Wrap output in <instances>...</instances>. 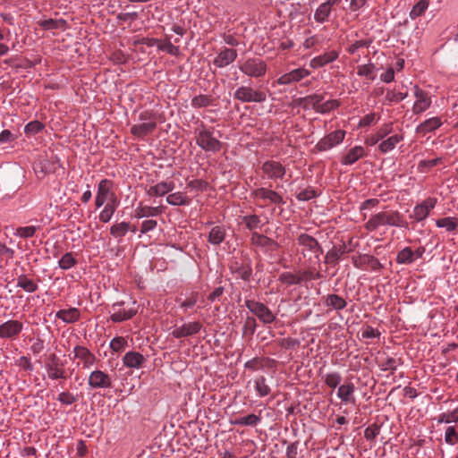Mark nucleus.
Listing matches in <instances>:
<instances>
[{"label":"nucleus","mask_w":458,"mask_h":458,"mask_svg":"<svg viewBox=\"0 0 458 458\" xmlns=\"http://www.w3.org/2000/svg\"><path fill=\"white\" fill-rule=\"evenodd\" d=\"M138 121V123L131 127V133L139 139H143L151 134L157 128V117L153 111H142L139 114Z\"/></svg>","instance_id":"nucleus-1"},{"label":"nucleus","mask_w":458,"mask_h":458,"mask_svg":"<svg viewBox=\"0 0 458 458\" xmlns=\"http://www.w3.org/2000/svg\"><path fill=\"white\" fill-rule=\"evenodd\" d=\"M196 143L203 150L208 152H218L222 148V143L213 136V129L207 128L204 123L196 129Z\"/></svg>","instance_id":"nucleus-2"},{"label":"nucleus","mask_w":458,"mask_h":458,"mask_svg":"<svg viewBox=\"0 0 458 458\" xmlns=\"http://www.w3.org/2000/svg\"><path fill=\"white\" fill-rule=\"evenodd\" d=\"M240 71L249 77H262L267 72V64L260 58L250 57L239 63Z\"/></svg>","instance_id":"nucleus-3"},{"label":"nucleus","mask_w":458,"mask_h":458,"mask_svg":"<svg viewBox=\"0 0 458 458\" xmlns=\"http://www.w3.org/2000/svg\"><path fill=\"white\" fill-rule=\"evenodd\" d=\"M233 98L242 103H262L266 101L267 95L262 90H256L249 86H241L235 90Z\"/></svg>","instance_id":"nucleus-4"},{"label":"nucleus","mask_w":458,"mask_h":458,"mask_svg":"<svg viewBox=\"0 0 458 458\" xmlns=\"http://www.w3.org/2000/svg\"><path fill=\"white\" fill-rule=\"evenodd\" d=\"M399 217L397 213L394 212H380L373 216L366 224V228L369 231L377 229L380 225H397Z\"/></svg>","instance_id":"nucleus-5"},{"label":"nucleus","mask_w":458,"mask_h":458,"mask_svg":"<svg viewBox=\"0 0 458 458\" xmlns=\"http://www.w3.org/2000/svg\"><path fill=\"white\" fill-rule=\"evenodd\" d=\"M245 306L263 323L269 324L276 319V316L272 313V311L261 302L253 300H247L245 301Z\"/></svg>","instance_id":"nucleus-6"},{"label":"nucleus","mask_w":458,"mask_h":458,"mask_svg":"<svg viewBox=\"0 0 458 458\" xmlns=\"http://www.w3.org/2000/svg\"><path fill=\"white\" fill-rule=\"evenodd\" d=\"M345 136V131L343 130H336L324 138H322L316 145L318 151H327L338 144H340Z\"/></svg>","instance_id":"nucleus-7"},{"label":"nucleus","mask_w":458,"mask_h":458,"mask_svg":"<svg viewBox=\"0 0 458 458\" xmlns=\"http://www.w3.org/2000/svg\"><path fill=\"white\" fill-rule=\"evenodd\" d=\"M414 97L416 98L412 106L414 114H421L430 107L432 103L430 96L417 85L414 86Z\"/></svg>","instance_id":"nucleus-8"},{"label":"nucleus","mask_w":458,"mask_h":458,"mask_svg":"<svg viewBox=\"0 0 458 458\" xmlns=\"http://www.w3.org/2000/svg\"><path fill=\"white\" fill-rule=\"evenodd\" d=\"M88 385L93 389L110 388L112 386V377L109 374L96 369L89 374Z\"/></svg>","instance_id":"nucleus-9"},{"label":"nucleus","mask_w":458,"mask_h":458,"mask_svg":"<svg viewBox=\"0 0 458 458\" xmlns=\"http://www.w3.org/2000/svg\"><path fill=\"white\" fill-rule=\"evenodd\" d=\"M264 175L271 180L283 179L285 174V167L278 161L267 160L261 166Z\"/></svg>","instance_id":"nucleus-10"},{"label":"nucleus","mask_w":458,"mask_h":458,"mask_svg":"<svg viewBox=\"0 0 458 458\" xmlns=\"http://www.w3.org/2000/svg\"><path fill=\"white\" fill-rule=\"evenodd\" d=\"M123 303H114L112 307L113 313L111 314V320L113 322H122L131 318L137 313L136 302L132 301L131 307L121 308Z\"/></svg>","instance_id":"nucleus-11"},{"label":"nucleus","mask_w":458,"mask_h":458,"mask_svg":"<svg viewBox=\"0 0 458 458\" xmlns=\"http://www.w3.org/2000/svg\"><path fill=\"white\" fill-rule=\"evenodd\" d=\"M47 376L51 379L66 378L65 370L63 363L56 354L52 353L48 357V362L46 365Z\"/></svg>","instance_id":"nucleus-12"},{"label":"nucleus","mask_w":458,"mask_h":458,"mask_svg":"<svg viewBox=\"0 0 458 458\" xmlns=\"http://www.w3.org/2000/svg\"><path fill=\"white\" fill-rule=\"evenodd\" d=\"M59 166V161L57 159L42 158L34 164L33 169L37 177L41 179L48 174L55 173Z\"/></svg>","instance_id":"nucleus-13"},{"label":"nucleus","mask_w":458,"mask_h":458,"mask_svg":"<svg viewBox=\"0 0 458 458\" xmlns=\"http://www.w3.org/2000/svg\"><path fill=\"white\" fill-rule=\"evenodd\" d=\"M23 329L22 322L19 320H7L0 325V338H15Z\"/></svg>","instance_id":"nucleus-14"},{"label":"nucleus","mask_w":458,"mask_h":458,"mask_svg":"<svg viewBox=\"0 0 458 458\" xmlns=\"http://www.w3.org/2000/svg\"><path fill=\"white\" fill-rule=\"evenodd\" d=\"M237 55L235 49L224 47L213 60V64L217 68H224L233 64L236 60Z\"/></svg>","instance_id":"nucleus-15"},{"label":"nucleus","mask_w":458,"mask_h":458,"mask_svg":"<svg viewBox=\"0 0 458 458\" xmlns=\"http://www.w3.org/2000/svg\"><path fill=\"white\" fill-rule=\"evenodd\" d=\"M95 200H116L114 182L107 179L99 182Z\"/></svg>","instance_id":"nucleus-16"},{"label":"nucleus","mask_w":458,"mask_h":458,"mask_svg":"<svg viewBox=\"0 0 458 458\" xmlns=\"http://www.w3.org/2000/svg\"><path fill=\"white\" fill-rule=\"evenodd\" d=\"M425 252V249L420 247L412 250L410 247H405L401 250L396 256V262L398 264H411L418 259H420Z\"/></svg>","instance_id":"nucleus-17"},{"label":"nucleus","mask_w":458,"mask_h":458,"mask_svg":"<svg viewBox=\"0 0 458 458\" xmlns=\"http://www.w3.org/2000/svg\"><path fill=\"white\" fill-rule=\"evenodd\" d=\"M201 327V324L198 321L188 322L179 327H175L171 335L175 338L186 337L199 333Z\"/></svg>","instance_id":"nucleus-18"},{"label":"nucleus","mask_w":458,"mask_h":458,"mask_svg":"<svg viewBox=\"0 0 458 458\" xmlns=\"http://www.w3.org/2000/svg\"><path fill=\"white\" fill-rule=\"evenodd\" d=\"M310 74V71L304 68H297L287 73L281 75L277 79V83L279 85H288L293 82H297L302 80L305 77H308Z\"/></svg>","instance_id":"nucleus-19"},{"label":"nucleus","mask_w":458,"mask_h":458,"mask_svg":"<svg viewBox=\"0 0 458 458\" xmlns=\"http://www.w3.org/2000/svg\"><path fill=\"white\" fill-rule=\"evenodd\" d=\"M353 264L357 268L363 270L377 271L382 267L377 259L369 255H363L353 259Z\"/></svg>","instance_id":"nucleus-20"},{"label":"nucleus","mask_w":458,"mask_h":458,"mask_svg":"<svg viewBox=\"0 0 458 458\" xmlns=\"http://www.w3.org/2000/svg\"><path fill=\"white\" fill-rule=\"evenodd\" d=\"M74 358L79 359L82 362L84 369H89L96 362V356L88 348L77 345L73 349Z\"/></svg>","instance_id":"nucleus-21"},{"label":"nucleus","mask_w":458,"mask_h":458,"mask_svg":"<svg viewBox=\"0 0 458 458\" xmlns=\"http://www.w3.org/2000/svg\"><path fill=\"white\" fill-rule=\"evenodd\" d=\"M339 56V53L335 50H330L319 55L310 61V66L313 69H318L333 63Z\"/></svg>","instance_id":"nucleus-22"},{"label":"nucleus","mask_w":458,"mask_h":458,"mask_svg":"<svg viewBox=\"0 0 458 458\" xmlns=\"http://www.w3.org/2000/svg\"><path fill=\"white\" fill-rule=\"evenodd\" d=\"M324 100V95L312 94L304 98H300L296 100L298 106L305 110L314 109L318 113V106L320 102Z\"/></svg>","instance_id":"nucleus-23"},{"label":"nucleus","mask_w":458,"mask_h":458,"mask_svg":"<svg viewBox=\"0 0 458 458\" xmlns=\"http://www.w3.org/2000/svg\"><path fill=\"white\" fill-rule=\"evenodd\" d=\"M174 189V183L172 181L160 182L156 185L150 186L148 194L152 198L163 197Z\"/></svg>","instance_id":"nucleus-24"},{"label":"nucleus","mask_w":458,"mask_h":458,"mask_svg":"<svg viewBox=\"0 0 458 458\" xmlns=\"http://www.w3.org/2000/svg\"><path fill=\"white\" fill-rule=\"evenodd\" d=\"M145 361V357L138 352H128L123 358V365L130 369H140Z\"/></svg>","instance_id":"nucleus-25"},{"label":"nucleus","mask_w":458,"mask_h":458,"mask_svg":"<svg viewBox=\"0 0 458 458\" xmlns=\"http://www.w3.org/2000/svg\"><path fill=\"white\" fill-rule=\"evenodd\" d=\"M365 156V149L361 146H355L349 149L343 156L341 163L344 165H351Z\"/></svg>","instance_id":"nucleus-26"},{"label":"nucleus","mask_w":458,"mask_h":458,"mask_svg":"<svg viewBox=\"0 0 458 458\" xmlns=\"http://www.w3.org/2000/svg\"><path fill=\"white\" fill-rule=\"evenodd\" d=\"M442 124L443 123L439 117H431L420 123L416 128V132L425 135L436 131Z\"/></svg>","instance_id":"nucleus-27"},{"label":"nucleus","mask_w":458,"mask_h":458,"mask_svg":"<svg viewBox=\"0 0 458 458\" xmlns=\"http://www.w3.org/2000/svg\"><path fill=\"white\" fill-rule=\"evenodd\" d=\"M354 392H355V386L352 383L344 384L338 387L337 396L344 403H355Z\"/></svg>","instance_id":"nucleus-28"},{"label":"nucleus","mask_w":458,"mask_h":458,"mask_svg":"<svg viewBox=\"0 0 458 458\" xmlns=\"http://www.w3.org/2000/svg\"><path fill=\"white\" fill-rule=\"evenodd\" d=\"M38 25L45 30H65L67 29V21L64 19H45L37 21Z\"/></svg>","instance_id":"nucleus-29"},{"label":"nucleus","mask_w":458,"mask_h":458,"mask_svg":"<svg viewBox=\"0 0 458 458\" xmlns=\"http://www.w3.org/2000/svg\"><path fill=\"white\" fill-rule=\"evenodd\" d=\"M55 317L62 319L64 323H74L80 319L81 313L76 308L67 310H60L56 312Z\"/></svg>","instance_id":"nucleus-30"},{"label":"nucleus","mask_w":458,"mask_h":458,"mask_svg":"<svg viewBox=\"0 0 458 458\" xmlns=\"http://www.w3.org/2000/svg\"><path fill=\"white\" fill-rule=\"evenodd\" d=\"M403 140V137L401 134L392 135L379 143L378 149L380 150L381 153H387L393 150L396 147V145Z\"/></svg>","instance_id":"nucleus-31"},{"label":"nucleus","mask_w":458,"mask_h":458,"mask_svg":"<svg viewBox=\"0 0 458 458\" xmlns=\"http://www.w3.org/2000/svg\"><path fill=\"white\" fill-rule=\"evenodd\" d=\"M298 243L303 247V250L316 252L318 250V243L317 240L308 234H301L298 237Z\"/></svg>","instance_id":"nucleus-32"},{"label":"nucleus","mask_w":458,"mask_h":458,"mask_svg":"<svg viewBox=\"0 0 458 458\" xmlns=\"http://www.w3.org/2000/svg\"><path fill=\"white\" fill-rule=\"evenodd\" d=\"M159 213H161V207H149V206H143L140 205L135 209V217L137 218H142L146 216H157Z\"/></svg>","instance_id":"nucleus-33"},{"label":"nucleus","mask_w":458,"mask_h":458,"mask_svg":"<svg viewBox=\"0 0 458 458\" xmlns=\"http://www.w3.org/2000/svg\"><path fill=\"white\" fill-rule=\"evenodd\" d=\"M187 191L192 194H198L199 192L206 191L209 189V184L201 179H194L187 183Z\"/></svg>","instance_id":"nucleus-34"},{"label":"nucleus","mask_w":458,"mask_h":458,"mask_svg":"<svg viewBox=\"0 0 458 458\" xmlns=\"http://www.w3.org/2000/svg\"><path fill=\"white\" fill-rule=\"evenodd\" d=\"M433 204L431 202H422L414 208L413 216L417 221H421L425 219L431 208H433Z\"/></svg>","instance_id":"nucleus-35"},{"label":"nucleus","mask_w":458,"mask_h":458,"mask_svg":"<svg viewBox=\"0 0 458 458\" xmlns=\"http://www.w3.org/2000/svg\"><path fill=\"white\" fill-rule=\"evenodd\" d=\"M251 243L253 245L261 246V247H268L270 249H274L276 247V242L271 240L270 238L258 233H253L251 234Z\"/></svg>","instance_id":"nucleus-36"},{"label":"nucleus","mask_w":458,"mask_h":458,"mask_svg":"<svg viewBox=\"0 0 458 458\" xmlns=\"http://www.w3.org/2000/svg\"><path fill=\"white\" fill-rule=\"evenodd\" d=\"M332 10L326 4V3L320 4L314 13V20L318 23H324L327 21Z\"/></svg>","instance_id":"nucleus-37"},{"label":"nucleus","mask_w":458,"mask_h":458,"mask_svg":"<svg viewBox=\"0 0 458 458\" xmlns=\"http://www.w3.org/2000/svg\"><path fill=\"white\" fill-rule=\"evenodd\" d=\"M17 286L21 287L27 293H34L38 290V284L30 279L26 275H21L17 278Z\"/></svg>","instance_id":"nucleus-38"},{"label":"nucleus","mask_w":458,"mask_h":458,"mask_svg":"<svg viewBox=\"0 0 458 458\" xmlns=\"http://www.w3.org/2000/svg\"><path fill=\"white\" fill-rule=\"evenodd\" d=\"M259 421V416L256 414H249L247 416L240 417L233 420H231V424L242 426H256Z\"/></svg>","instance_id":"nucleus-39"},{"label":"nucleus","mask_w":458,"mask_h":458,"mask_svg":"<svg viewBox=\"0 0 458 458\" xmlns=\"http://www.w3.org/2000/svg\"><path fill=\"white\" fill-rule=\"evenodd\" d=\"M225 229L221 226H215L211 229L208 234V242L212 244L217 245L225 240Z\"/></svg>","instance_id":"nucleus-40"},{"label":"nucleus","mask_w":458,"mask_h":458,"mask_svg":"<svg viewBox=\"0 0 458 458\" xmlns=\"http://www.w3.org/2000/svg\"><path fill=\"white\" fill-rule=\"evenodd\" d=\"M129 229H131L130 223L121 222L111 226L110 233L118 239L123 237L129 232Z\"/></svg>","instance_id":"nucleus-41"},{"label":"nucleus","mask_w":458,"mask_h":458,"mask_svg":"<svg viewBox=\"0 0 458 458\" xmlns=\"http://www.w3.org/2000/svg\"><path fill=\"white\" fill-rule=\"evenodd\" d=\"M375 71L376 67L372 63H369L367 64L359 65L357 67V74L360 77H366L370 81H374L375 79Z\"/></svg>","instance_id":"nucleus-42"},{"label":"nucleus","mask_w":458,"mask_h":458,"mask_svg":"<svg viewBox=\"0 0 458 458\" xmlns=\"http://www.w3.org/2000/svg\"><path fill=\"white\" fill-rule=\"evenodd\" d=\"M436 225L438 227L445 228L447 232H454L458 226V219L454 217H444L437 219Z\"/></svg>","instance_id":"nucleus-43"},{"label":"nucleus","mask_w":458,"mask_h":458,"mask_svg":"<svg viewBox=\"0 0 458 458\" xmlns=\"http://www.w3.org/2000/svg\"><path fill=\"white\" fill-rule=\"evenodd\" d=\"M213 98L210 95H199L191 99V106L194 108H201L211 106Z\"/></svg>","instance_id":"nucleus-44"},{"label":"nucleus","mask_w":458,"mask_h":458,"mask_svg":"<svg viewBox=\"0 0 458 458\" xmlns=\"http://www.w3.org/2000/svg\"><path fill=\"white\" fill-rule=\"evenodd\" d=\"M429 4L428 0H420L411 10L410 18L411 20H415L418 17L421 16L425 11L428 9Z\"/></svg>","instance_id":"nucleus-45"},{"label":"nucleus","mask_w":458,"mask_h":458,"mask_svg":"<svg viewBox=\"0 0 458 458\" xmlns=\"http://www.w3.org/2000/svg\"><path fill=\"white\" fill-rule=\"evenodd\" d=\"M326 304L335 310H343L346 306V301L337 294H329L327 297Z\"/></svg>","instance_id":"nucleus-46"},{"label":"nucleus","mask_w":458,"mask_h":458,"mask_svg":"<svg viewBox=\"0 0 458 458\" xmlns=\"http://www.w3.org/2000/svg\"><path fill=\"white\" fill-rule=\"evenodd\" d=\"M372 42H373V40L371 38H364V39L355 40L353 43L349 45L346 51L350 55H354L360 48L369 47L370 45L372 44Z\"/></svg>","instance_id":"nucleus-47"},{"label":"nucleus","mask_w":458,"mask_h":458,"mask_svg":"<svg viewBox=\"0 0 458 458\" xmlns=\"http://www.w3.org/2000/svg\"><path fill=\"white\" fill-rule=\"evenodd\" d=\"M279 281L286 285L298 284L301 282V273L292 274L290 272L282 273L279 276Z\"/></svg>","instance_id":"nucleus-48"},{"label":"nucleus","mask_w":458,"mask_h":458,"mask_svg":"<svg viewBox=\"0 0 458 458\" xmlns=\"http://www.w3.org/2000/svg\"><path fill=\"white\" fill-rule=\"evenodd\" d=\"M255 388L260 397L267 396L270 393V387L266 383L264 377H259L254 380Z\"/></svg>","instance_id":"nucleus-49"},{"label":"nucleus","mask_w":458,"mask_h":458,"mask_svg":"<svg viewBox=\"0 0 458 458\" xmlns=\"http://www.w3.org/2000/svg\"><path fill=\"white\" fill-rule=\"evenodd\" d=\"M252 195L255 199H260L264 200H276V199L277 198L276 192L265 188H260L254 191Z\"/></svg>","instance_id":"nucleus-50"},{"label":"nucleus","mask_w":458,"mask_h":458,"mask_svg":"<svg viewBox=\"0 0 458 458\" xmlns=\"http://www.w3.org/2000/svg\"><path fill=\"white\" fill-rule=\"evenodd\" d=\"M340 106V103L336 99L327 100L324 103H319L318 106V113L319 114H327L332 110L336 109Z\"/></svg>","instance_id":"nucleus-51"},{"label":"nucleus","mask_w":458,"mask_h":458,"mask_svg":"<svg viewBox=\"0 0 458 458\" xmlns=\"http://www.w3.org/2000/svg\"><path fill=\"white\" fill-rule=\"evenodd\" d=\"M115 208L116 207L114 205V202H108L105 206L104 209L100 212L99 219L104 223H107L112 218V216L115 211Z\"/></svg>","instance_id":"nucleus-52"},{"label":"nucleus","mask_w":458,"mask_h":458,"mask_svg":"<svg viewBox=\"0 0 458 458\" xmlns=\"http://www.w3.org/2000/svg\"><path fill=\"white\" fill-rule=\"evenodd\" d=\"M157 48L161 51L166 52L172 55H176L179 53V47L173 45L170 38H167L164 42L159 40Z\"/></svg>","instance_id":"nucleus-53"},{"label":"nucleus","mask_w":458,"mask_h":458,"mask_svg":"<svg viewBox=\"0 0 458 458\" xmlns=\"http://www.w3.org/2000/svg\"><path fill=\"white\" fill-rule=\"evenodd\" d=\"M128 344L127 340L123 336H117L111 340L110 348L113 352H120L123 351Z\"/></svg>","instance_id":"nucleus-54"},{"label":"nucleus","mask_w":458,"mask_h":458,"mask_svg":"<svg viewBox=\"0 0 458 458\" xmlns=\"http://www.w3.org/2000/svg\"><path fill=\"white\" fill-rule=\"evenodd\" d=\"M44 129V125L39 121H32L25 125L24 132L27 135H35Z\"/></svg>","instance_id":"nucleus-55"},{"label":"nucleus","mask_w":458,"mask_h":458,"mask_svg":"<svg viewBox=\"0 0 458 458\" xmlns=\"http://www.w3.org/2000/svg\"><path fill=\"white\" fill-rule=\"evenodd\" d=\"M341 380V375L337 372L328 373L324 377L326 385L331 388H335L340 384Z\"/></svg>","instance_id":"nucleus-56"},{"label":"nucleus","mask_w":458,"mask_h":458,"mask_svg":"<svg viewBox=\"0 0 458 458\" xmlns=\"http://www.w3.org/2000/svg\"><path fill=\"white\" fill-rule=\"evenodd\" d=\"M76 264V259L71 252L65 253L59 260V267L62 269H69Z\"/></svg>","instance_id":"nucleus-57"},{"label":"nucleus","mask_w":458,"mask_h":458,"mask_svg":"<svg viewBox=\"0 0 458 458\" xmlns=\"http://www.w3.org/2000/svg\"><path fill=\"white\" fill-rule=\"evenodd\" d=\"M445 440L451 445H454L458 442V433L454 427L451 426L446 428Z\"/></svg>","instance_id":"nucleus-58"},{"label":"nucleus","mask_w":458,"mask_h":458,"mask_svg":"<svg viewBox=\"0 0 458 458\" xmlns=\"http://www.w3.org/2000/svg\"><path fill=\"white\" fill-rule=\"evenodd\" d=\"M407 92H395L393 90H388L386 94V100L388 102H400L407 98Z\"/></svg>","instance_id":"nucleus-59"},{"label":"nucleus","mask_w":458,"mask_h":458,"mask_svg":"<svg viewBox=\"0 0 458 458\" xmlns=\"http://www.w3.org/2000/svg\"><path fill=\"white\" fill-rule=\"evenodd\" d=\"M318 192L311 188L305 189L298 193V200H311L312 199L318 198Z\"/></svg>","instance_id":"nucleus-60"},{"label":"nucleus","mask_w":458,"mask_h":458,"mask_svg":"<svg viewBox=\"0 0 458 458\" xmlns=\"http://www.w3.org/2000/svg\"><path fill=\"white\" fill-rule=\"evenodd\" d=\"M36 233L35 226H24L18 227L15 232V235L20 236L21 238H30L32 237Z\"/></svg>","instance_id":"nucleus-61"},{"label":"nucleus","mask_w":458,"mask_h":458,"mask_svg":"<svg viewBox=\"0 0 458 458\" xmlns=\"http://www.w3.org/2000/svg\"><path fill=\"white\" fill-rule=\"evenodd\" d=\"M246 226L250 230L257 229L259 226L260 219L258 216H246L243 217Z\"/></svg>","instance_id":"nucleus-62"},{"label":"nucleus","mask_w":458,"mask_h":458,"mask_svg":"<svg viewBox=\"0 0 458 458\" xmlns=\"http://www.w3.org/2000/svg\"><path fill=\"white\" fill-rule=\"evenodd\" d=\"M439 422L451 423L458 421V408L453 411L443 413L438 420Z\"/></svg>","instance_id":"nucleus-63"},{"label":"nucleus","mask_w":458,"mask_h":458,"mask_svg":"<svg viewBox=\"0 0 458 458\" xmlns=\"http://www.w3.org/2000/svg\"><path fill=\"white\" fill-rule=\"evenodd\" d=\"M393 126L391 123L382 125L375 133L377 140H383L385 137L392 132Z\"/></svg>","instance_id":"nucleus-64"}]
</instances>
